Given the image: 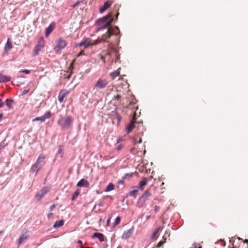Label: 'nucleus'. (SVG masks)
Instances as JSON below:
<instances>
[{
  "mask_svg": "<svg viewBox=\"0 0 248 248\" xmlns=\"http://www.w3.org/2000/svg\"><path fill=\"white\" fill-rule=\"evenodd\" d=\"M113 19L112 18V14L111 13H109L104 17L99 19L97 21V23L98 24H102V25L97 30V31L107 29V31L106 33L102 35L101 38H98L93 42H92L90 39L87 38L81 42L78 46H84V48H86L90 46L96 45L98 43H100L102 40L107 41V39L112 35H117V33L115 32L114 29L112 28L109 27Z\"/></svg>",
  "mask_w": 248,
  "mask_h": 248,
  "instance_id": "1",
  "label": "nucleus"
},
{
  "mask_svg": "<svg viewBox=\"0 0 248 248\" xmlns=\"http://www.w3.org/2000/svg\"><path fill=\"white\" fill-rule=\"evenodd\" d=\"M73 121V118L71 116L61 115L57 121V124L60 127L61 130H67L72 126Z\"/></svg>",
  "mask_w": 248,
  "mask_h": 248,
  "instance_id": "2",
  "label": "nucleus"
},
{
  "mask_svg": "<svg viewBox=\"0 0 248 248\" xmlns=\"http://www.w3.org/2000/svg\"><path fill=\"white\" fill-rule=\"evenodd\" d=\"M45 41L43 37H41L38 42L36 46H35L33 50V56H35L38 55V53L44 47Z\"/></svg>",
  "mask_w": 248,
  "mask_h": 248,
  "instance_id": "3",
  "label": "nucleus"
},
{
  "mask_svg": "<svg viewBox=\"0 0 248 248\" xmlns=\"http://www.w3.org/2000/svg\"><path fill=\"white\" fill-rule=\"evenodd\" d=\"M67 45V42L62 37H59L57 41V45L54 50L56 52H59Z\"/></svg>",
  "mask_w": 248,
  "mask_h": 248,
  "instance_id": "4",
  "label": "nucleus"
},
{
  "mask_svg": "<svg viewBox=\"0 0 248 248\" xmlns=\"http://www.w3.org/2000/svg\"><path fill=\"white\" fill-rule=\"evenodd\" d=\"M108 84V81L107 79L103 78H100L94 85V89H104L107 86Z\"/></svg>",
  "mask_w": 248,
  "mask_h": 248,
  "instance_id": "5",
  "label": "nucleus"
},
{
  "mask_svg": "<svg viewBox=\"0 0 248 248\" xmlns=\"http://www.w3.org/2000/svg\"><path fill=\"white\" fill-rule=\"evenodd\" d=\"M69 93V92L66 90H62L59 93L58 101L62 103L65 101V98Z\"/></svg>",
  "mask_w": 248,
  "mask_h": 248,
  "instance_id": "6",
  "label": "nucleus"
},
{
  "mask_svg": "<svg viewBox=\"0 0 248 248\" xmlns=\"http://www.w3.org/2000/svg\"><path fill=\"white\" fill-rule=\"evenodd\" d=\"M136 123V112L133 114L132 119L130 121V124L126 128V130L127 133L131 132L135 127V124Z\"/></svg>",
  "mask_w": 248,
  "mask_h": 248,
  "instance_id": "7",
  "label": "nucleus"
},
{
  "mask_svg": "<svg viewBox=\"0 0 248 248\" xmlns=\"http://www.w3.org/2000/svg\"><path fill=\"white\" fill-rule=\"evenodd\" d=\"M110 118L113 123L116 121L117 124H119L121 119V116L115 111H112L110 114Z\"/></svg>",
  "mask_w": 248,
  "mask_h": 248,
  "instance_id": "8",
  "label": "nucleus"
},
{
  "mask_svg": "<svg viewBox=\"0 0 248 248\" xmlns=\"http://www.w3.org/2000/svg\"><path fill=\"white\" fill-rule=\"evenodd\" d=\"M112 0H108L103 4V6H101L99 8V12L103 13L104 11L107 10L113 3Z\"/></svg>",
  "mask_w": 248,
  "mask_h": 248,
  "instance_id": "9",
  "label": "nucleus"
},
{
  "mask_svg": "<svg viewBox=\"0 0 248 248\" xmlns=\"http://www.w3.org/2000/svg\"><path fill=\"white\" fill-rule=\"evenodd\" d=\"M29 238V235L27 234V231L22 232L18 240V245L22 244L25 241L27 240Z\"/></svg>",
  "mask_w": 248,
  "mask_h": 248,
  "instance_id": "10",
  "label": "nucleus"
},
{
  "mask_svg": "<svg viewBox=\"0 0 248 248\" xmlns=\"http://www.w3.org/2000/svg\"><path fill=\"white\" fill-rule=\"evenodd\" d=\"M46 156L44 154H40L39 155L35 163H36L37 165H38L39 166H40V167L42 168V166L45 163V160L46 159Z\"/></svg>",
  "mask_w": 248,
  "mask_h": 248,
  "instance_id": "11",
  "label": "nucleus"
},
{
  "mask_svg": "<svg viewBox=\"0 0 248 248\" xmlns=\"http://www.w3.org/2000/svg\"><path fill=\"white\" fill-rule=\"evenodd\" d=\"M55 28V23L54 22L51 23L48 27L46 29L45 31V36L46 37L48 36V35L52 32L53 30Z\"/></svg>",
  "mask_w": 248,
  "mask_h": 248,
  "instance_id": "12",
  "label": "nucleus"
},
{
  "mask_svg": "<svg viewBox=\"0 0 248 248\" xmlns=\"http://www.w3.org/2000/svg\"><path fill=\"white\" fill-rule=\"evenodd\" d=\"M152 196L150 191V188L147 189L145 192L140 197V199L143 200L144 202L148 199V198Z\"/></svg>",
  "mask_w": 248,
  "mask_h": 248,
  "instance_id": "13",
  "label": "nucleus"
},
{
  "mask_svg": "<svg viewBox=\"0 0 248 248\" xmlns=\"http://www.w3.org/2000/svg\"><path fill=\"white\" fill-rule=\"evenodd\" d=\"M89 186V182L84 179H81L77 185V186L78 187H88Z\"/></svg>",
  "mask_w": 248,
  "mask_h": 248,
  "instance_id": "14",
  "label": "nucleus"
},
{
  "mask_svg": "<svg viewBox=\"0 0 248 248\" xmlns=\"http://www.w3.org/2000/svg\"><path fill=\"white\" fill-rule=\"evenodd\" d=\"M148 182V179L147 178L144 177L142 178V179L139 182V186L138 188L141 190H143L145 186L147 185Z\"/></svg>",
  "mask_w": 248,
  "mask_h": 248,
  "instance_id": "15",
  "label": "nucleus"
},
{
  "mask_svg": "<svg viewBox=\"0 0 248 248\" xmlns=\"http://www.w3.org/2000/svg\"><path fill=\"white\" fill-rule=\"evenodd\" d=\"M133 233V229H129L128 230L124 232L122 235V238L124 239H127L132 235Z\"/></svg>",
  "mask_w": 248,
  "mask_h": 248,
  "instance_id": "16",
  "label": "nucleus"
},
{
  "mask_svg": "<svg viewBox=\"0 0 248 248\" xmlns=\"http://www.w3.org/2000/svg\"><path fill=\"white\" fill-rule=\"evenodd\" d=\"M13 47L12 42L10 40V38H8L6 43L4 46V51L8 52Z\"/></svg>",
  "mask_w": 248,
  "mask_h": 248,
  "instance_id": "17",
  "label": "nucleus"
},
{
  "mask_svg": "<svg viewBox=\"0 0 248 248\" xmlns=\"http://www.w3.org/2000/svg\"><path fill=\"white\" fill-rule=\"evenodd\" d=\"M93 238L96 237L97 238L100 242H103L104 241V235L99 232H95L93 234L92 236Z\"/></svg>",
  "mask_w": 248,
  "mask_h": 248,
  "instance_id": "18",
  "label": "nucleus"
},
{
  "mask_svg": "<svg viewBox=\"0 0 248 248\" xmlns=\"http://www.w3.org/2000/svg\"><path fill=\"white\" fill-rule=\"evenodd\" d=\"M10 77L0 74V82H8L10 81Z\"/></svg>",
  "mask_w": 248,
  "mask_h": 248,
  "instance_id": "19",
  "label": "nucleus"
},
{
  "mask_svg": "<svg viewBox=\"0 0 248 248\" xmlns=\"http://www.w3.org/2000/svg\"><path fill=\"white\" fill-rule=\"evenodd\" d=\"M41 169V167L39 166L38 165H37L36 163L33 164L31 168V171L32 173L34 172H38L40 169Z\"/></svg>",
  "mask_w": 248,
  "mask_h": 248,
  "instance_id": "20",
  "label": "nucleus"
},
{
  "mask_svg": "<svg viewBox=\"0 0 248 248\" xmlns=\"http://www.w3.org/2000/svg\"><path fill=\"white\" fill-rule=\"evenodd\" d=\"M120 75V68L118 69L115 71L110 73V76L112 79H114L116 77Z\"/></svg>",
  "mask_w": 248,
  "mask_h": 248,
  "instance_id": "21",
  "label": "nucleus"
},
{
  "mask_svg": "<svg viewBox=\"0 0 248 248\" xmlns=\"http://www.w3.org/2000/svg\"><path fill=\"white\" fill-rule=\"evenodd\" d=\"M64 224L63 220H60L59 221H56L54 223L53 227L54 228H57L62 226Z\"/></svg>",
  "mask_w": 248,
  "mask_h": 248,
  "instance_id": "22",
  "label": "nucleus"
},
{
  "mask_svg": "<svg viewBox=\"0 0 248 248\" xmlns=\"http://www.w3.org/2000/svg\"><path fill=\"white\" fill-rule=\"evenodd\" d=\"M80 192V189H78L77 190L73 193L72 197V201H74L79 195Z\"/></svg>",
  "mask_w": 248,
  "mask_h": 248,
  "instance_id": "23",
  "label": "nucleus"
},
{
  "mask_svg": "<svg viewBox=\"0 0 248 248\" xmlns=\"http://www.w3.org/2000/svg\"><path fill=\"white\" fill-rule=\"evenodd\" d=\"M6 106L9 108H12L13 107V100L11 99H7L5 101Z\"/></svg>",
  "mask_w": 248,
  "mask_h": 248,
  "instance_id": "24",
  "label": "nucleus"
},
{
  "mask_svg": "<svg viewBox=\"0 0 248 248\" xmlns=\"http://www.w3.org/2000/svg\"><path fill=\"white\" fill-rule=\"evenodd\" d=\"M114 188V186L112 183H109L108 186H107L106 189L105 190V192L110 191L111 190H113Z\"/></svg>",
  "mask_w": 248,
  "mask_h": 248,
  "instance_id": "25",
  "label": "nucleus"
},
{
  "mask_svg": "<svg viewBox=\"0 0 248 248\" xmlns=\"http://www.w3.org/2000/svg\"><path fill=\"white\" fill-rule=\"evenodd\" d=\"M51 116V113L50 111H46L43 116L44 120L45 121L47 119H49Z\"/></svg>",
  "mask_w": 248,
  "mask_h": 248,
  "instance_id": "26",
  "label": "nucleus"
},
{
  "mask_svg": "<svg viewBox=\"0 0 248 248\" xmlns=\"http://www.w3.org/2000/svg\"><path fill=\"white\" fill-rule=\"evenodd\" d=\"M138 189L131 190L129 192V195L130 196L133 197L135 198L136 197V194L138 192Z\"/></svg>",
  "mask_w": 248,
  "mask_h": 248,
  "instance_id": "27",
  "label": "nucleus"
},
{
  "mask_svg": "<svg viewBox=\"0 0 248 248\" xmlns=\"http://www.w3.org/2000/svg\"><path fill=\"white\" fill-rule=\"evenodd\" d=\"M120 221H121V218L120 217H117L115 220V221L114 222V224H113V226H116V225H117L118 224H119L120 222Z\"/></svg>",
  "mask_w": 248,
  "mask_h": 248,
  "instance_id": "28",
  "label": "nucleus"
},
{
  "mask_svg": "<svg viewBox=\"0 0 248 248\" xmlns=\"http://www.w3.org/2000/svg\"><path fill=\"white\" fill-rule=\"evenodd\" d=\"M37 121H40L41 122H43L45 121L43 116H41V117H36L32 120L33 122Z\"/></svg>",
  "mask_w": 248,
  "mask_h": 248,
  "instance_id": "29",
  "label": "nucleus"
},
{
  "mask_svg": "<svg viewBox=\"0 0 248 248\" xmlns=\"http://www.w3.org/2000/svg\"><path fill=\"white\" fill-rule=\"evenodd\" d=\"M47 192V190L46 189V188H43L42 189L41 191V195H40V198H42Z\"/></svg>",
  "mask_w": 248,
  "mask_h": 248,
  "instance_id": "30",
  "label": "nucleus"
},
{
  "mask_svg": "<svg viewBox=\"0 0 248 248\" xmlns=\"http://www.w3.org/2000/svg\"><path fill=\"white\" fill-rule=\"evenodd\" d=\"M132 173H128L124 174V176L123 177L124 179H127V178H130L132 176Z\"/></svg>",
  "mask_w": 248,
  "mask_h": 248,
  "instance_id": "31",
  "label": "nucleus"
},
{
  "mask_svg": "<svg viewBox=\"0 0 248 248\" xmlns=\"http://www.w3.org/2000/svg\"><path fill=\"white\" fill-rule=\"evenodd\" d=\"M121 98V96L119 94H117L113 97L112 100H119Z\"/></svg>",
  "mask_w": 248,
  "mask_h": 248,
  "instance_id": "32",
  "label": "nucleus"
},
{
  "mask_svg": "<svg viewBox=\"0 0 248 248\" xmlns=\"http://www.w3.org/2000/svg\"><path fill=\"white\" fill-rule=\"evenodd\" d=\"M81 2H82V1H77V2H76L74 5H73L72 6V8L74 9V8H75V7H76L78 6L79 5V4H80Z\"/></svg>",
  "mask_w": 248,
  "mask_h": 248,
  "instance_id": "33",
  "label": "nucleus"
},
{
  "mask_svg": "<svg viewBox=\"0 0 248 248\" xmlns=\"http://www.w3.org/2000/svg\"><path fill=\"white\" fill-rule=\"evenodd\" d=\"M19 72L24 73H25L26 74H29L31 72L29 70L24 69V70H22L20 71Z\"/></svg>",
  "mask_w": 248,
  "mask_h": 248,
  "instance_id": "34",
  "label": "nucleus"
},
{
  "mask_svg": "<svg viewBox=\"0 0 248 248\" xmlns=\"http://www.w3.org/2000/svg\"><path fill=\"white\" fill-rule=\"evenodd\" d=\"M164 243V242L163 241H160L158 244L156 245V248H160V247H161L163 244Z\"/></svg>",
  "mask_w": 248,
  "mask_h": 248,
  "instance_id": "35",
  "label": "nucleus"
},
{
  "mask_svg": "<svg viewBox=\"0 0 248 248\" xmlns=\"http://www.w3.org/2000/svg\"><path fill=\"white\" fill-rule=\"evenodd\" d=\"M29 92V90H24L22 93V95H25V94H27V93H28Z\"/></svg>",
  "mask_w": 248,
  "mask_h": 248,
  "instance_id": "36",
  "label": "nucleus"
},
{
  "mask_svg": "<svg viewBox=\"0 0 248 248\" xmlns=\"http://www.w3.org/2000/svg\"><path fill=\"white\" fill-rule=\"evenodd\" d=\"M56 207V205L55 204L52 205L50 207V211H52Z\"/></svg>",
  "mask_w": 248,
  "mask_h": 248,
  "instance_id": "37",
  "label": "nucleus"
},
{
  "mask_svg": "<svg viewBox=\"0 0 248 248\" xmlns=\"http://www.w3.org/2000/svg\"><path fill=\"white\" fill-rule=\"evenodd\" d=\"M3 105H4V103L2 102V100L0 98V108H2Z\"/></svg>",
  "mask_w": 248,
  "mask_h": 248,
  "instance_id": "38",
  "label": "nucleus"
},
{
  "mask_svg": "<svg viewBox=\"0 0 248 248\" xmlns=\"http://www.w3.org/2000/svg\"><path fill=\"white\" fill-rule=\"evenodd\" d=\"M110 219H111V217H109L108 219V220H107V225L108 226H109V223H110Z\"/></svg>",
  "mask_w": 248,
  "mask_h": 248,
  "instance_id": "39",
  "label": "nucleus"
},
{
  "mask_svg": "<svg viewBox=\"0 0 248 248\" xmlns=\"http://www.w3.org/2000/svg\"><path fill=\"white\" fill-rule=\"evenodd\" d=\"M74 61H75V60H74L73 61V62L71 63V64L69 66V68L71 69H73V63H74Z\"/></svg>",
  "mask_w": 248,
  "mask_h": 248,
  "instance_id": "40",
  "label": "nucleus"
},
{
  "mask_svg": "<svg viewBox=\"0 0 248 248\" xmlns=\"http://www.w3.org/2000/svg\"><path fill=\"white\" fill-rule=\"evenodd\" d=\"M53 216V213H49L47 214V217L48 218H50V217H51V216Z\"/></svg>",
  "mask_w": 248,
  "mask_h": 248,
  "instance_id": "41",
  "label": "nucleus"
},
{
  "mask_svg": "<svg viewBox=\"0 0 248 248\" xmlns=\"http://www.w3.org/2000/svg\"><path fill=\"white\" fill-rule=\"evenodd\" d=\"M159 207H158V206H155V212H158V210H159Z\"/></svg>",
  "mask_w": 248,
  "mask_h": 248,
  "instance_id": "42",
  "label": "nucleus"
},
{
  "mask_svg": "<svg viewBox=\"0 0 248 248\" xmlns=\"http://www.w3.org/2000/svg\"><path fill=\"white\" fill-rule=\"evenodd\" d=\"M41 195V193H38L36 194V196L37 197H39V200L41 199L42 198H40V195Z\"/></svg>",
  "mask_w": 248,
  "mask_h": 248,
  "instance_id": "43",
  "label": "nucleus"
},
{
  "mask_svg": "<svg viewBox=\"0 0 248 248\" xmlns=\"http://www.w3.org/2000/svg\"><path fill=\"white\" fill-rule=\"evenodd\" d=\"M157 232H158V231H155V232L153 233V237H154V236H155L156 235V234H157Z\"/></svg>",
  "mask_w": 248,
  "mask_h": 248,
  "instance_id": "44",
  "label": "nucleus"
},
{
  "mask_svg": "<svg viewBox=\"0 0 248 248\" xmlns=\"http://www.w3.org/2000/svg\"><path fill=\"white\" fill-rule=\"evenodd\" d=\"M83 54V51H80L78 55V57H79V56L82 55Z\"/></svg>",
  "mask_w": 248,
  "mask_h": 248,
  "instance_id": "45",
  "label": "nucleus"
},
{
  "mask_svg": "<svg viewBox=\"0 0 248 248\" xmlns=\"http://www.w3.org/2000/svg\"><path fill=\"white\" fill-rule=\"evenodd\" d=\"M119 13H118V12H117V13H116V15H115V19H117L118 18V16H119Z\"/></svg>",
  "mask_w": 248,
  "mask_h": 248,
  "instance_id": "46",
  "label": "nucleus"
},
{
  "mask_svg": "<svg viewBox=\"0 0 248 248\" xmlns=\"http://www.w3.org/2000/svg\"><path fill=\"white\" fill-rule=\"evenodd\" d=\"M78 243L82 245V241L81 240H78Z\"/></svg>",
  "mask_w": 248,
  "mask_h": 248,
  "instance_id": "47",
  "label": "nucleus"
},
{
  "mask_svg": "<svg viewBox=\"0 0 248 248\" xmlns=\"http://www.w3.org/2000/svg\"><path fill=\"white\" fill-rule=\"evenodd\" d=\"M243 242L245 243H248V239H246Z\"/></svg>",
  "mask_w": 248,
  "mask_h": 248,
  "instance_id": "48",
  "label": "nucleus"
},
{
  "mask_svg": "<svg viewBox=\"0 0 248 248\" xmlns=\"http://www.w3.org/2000/svg\"><path fill=\"white\" fill-rule=\"evenodd\" d=\"M139 143H141L142 142V139L140 138L138 142Z\"/></svg>",
  "mask_w": 248,
  "mask_h": 248,
  "instance_id": "49",
  "label": "nucleus"
},
{
  "mask_svg": "<svg viewBox=\"0 0 248 248\" xmlns=\"http://www.w3.org/2000/svg\"><path fill=\"white\" fill-rule=\"evenodd\" d=\"M2 114H0V120L1 119L2 117Z\"/></svg>",
  "mask_w": 248,
  "mask_h": 248,
  "instance_id": "50",
  "label": "nucleus"
},
{
  "mask_svg": "<svg viewBox=\"0 0 248 248\" xmlns=\"http://www.w3.org/2000/svg\"><path fill=\"white\" fill-rule=\"evenodd\" d=\"M115 30H119V28H118V27H117V26H116V27H115Z\"/></svg>",
  "mask_w": 248,
  "mask_h": 248,
  "instance_id": "51",
  "label": "nucleus"
},
{
  "mask_svg": "<svg viewBox=\"0 0 248 248\" xmlns=\"http://www.w3.org/2000/svg\"><path fill=\"white\" fill-rule=\"evenodd\" d=\"M135 103L134 102H130V104H134Z\"/></svg>",
  "mask_w": 248,
  "mask_h": 248,
  "instance_id": "52",
  "label": "nucleus"
},
{
  "mask_svg": "<svg viewBox=\"0 0 248 248\" xmlns=\"http://www.w3.org/2000/svg\"><path fill=\"white\" fill-rule=\"evenodd\" d=\"M238 239H239V240H241L243 241V239L240 237H239Z\"/></svg>",
  "mask_w": 248,
  "mask_h": 248,
  "instance_id": "53",
  "label": "nucleus"
},
{
  "mask_svg": "<svg viewBox=\"0 0 248 248\" xmlns=\"http://www.w3.org/2000/svg\"><path fill=\"white\" fill-rule=\"evenodd\" d=\"M247 248H248V247H247Z\"/></svg>",
  "mask_w": 248,
  "mask_h": 248,
  "instance_id": "54",
  "label": "nucleus"
}]
</instances>
